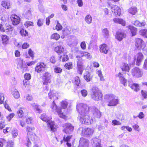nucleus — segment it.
Returning a JSON list of instances; mask_svg holds the SVG:
<instances>
[{
	"label": "nucleus",
	"instance_id": "nucleus-14",
	"mask_svg": "<svg viewBox=\"0 0 147 147\" xmlns=\"http://www.w3.org/2000/svg\"><path fill=\"white\" fill-rule=\"evenodd\" d=\"M48 129H50L52 132H55L57 131V127L55 125L54 121L51 120L47 124Z\"/></svg>",
	"mask_w": 147,
	"mask_h": 147
},
{
	"label": "nucleus",
	"instance_id": "nucleus-43",
	"mask_svg": "<svg viewBox=\"0 0 147 147\" xmlns=\"http://www.w3.org/2000/svg\"><path fill=\"white\" fill-rule=\"evenodd\" d=\"M77 109L78 111L79 112L82 111H84L85 109L83 106V105L82 104H80L77 105Z\"/></svg>",
	"mask_w": 147,
	"mask_h": 147
},
{
	"label": "nucleus",
	"instance_id": "nucleus-53",
	"mask_svg": "<svg viewBox=\"0 0 147 147\" xmlns=\"http://www.w3.org/2000/svg\"><path fill=\"white\" fill-rule=\"evenodd\" d=\"M12 131V127H6L5 129H3V132L5 134H7L11 132Z\"/></svg>",
	"mask_w": 147,
	"mask_h": 147
},
{
	"label": "nucleus",
	"instance_id": "nucleus-64",
	"mask_svg": "<svg viewBox=\"0 0 147 147\" xmlns=\"http://www.w3.org/2000/svg\"><path fill=\"white\" fill-rule=\"evenodd\" d=\"M13 142L12 141H9L7 142L6 147H13Z\"/></svg>",
	"mask_w": 147,
	"mask_h": 147
},
{
	"label": "nucleus",
	"instance_id": "nucleus-60",
	"mask_svg": "<svg viewBox=\"0 0 147 147\" xmlns=\"http://www.w3.org/2000/svg\"><path fill=\"white\" fill-rule=\"evenodd\" d=\"M80 46L82 50H85L86 48V44L85 41L82 42L80 44Z\"/></svg>",
	"mask_w": 147,
	"mask_h": 147
},
{
	"label": "nucleus",
	"instance_id": "nucleus-48",
	"mask_svg": "<svg viewBox=\"0 0 147 147\" xmlns=\"http://www.w3.org/2000/svg\"><path fill=\"white\" fill-rule=\"evenodd\" d=\"M17 63L18 66L22 67L23 65V61L20 58H18L17 59Z\"/></svg>",
	"mask_w": 147,
	"mask_h": 147
},
{
	"label": "nucleus",
	"instance_id": "nucleus-44",
	"mask_svg": "<svg viewBox=\"0 0 147 147\" xmlns=\"http://www.w3.org/2000/svg\"><path fill=\"white\" fill-rule=\"evenodd\" d=\"M76 58H77L78 60L77 62V65H83L82 58L79 56H77Z\"/></svg>",
	"mask_w": 147,
	"mask_h": 147
},
{
	"label": "nucleus",
	"instance_id": "nucleus-23",
	"mask_svg": "<svg viewBox=\"0 0 147 147\" xmlns=\"http://www.w3.org/2000/svg\"><path fill=\"white\" fill-rule=\"evenodd\" d=\"M40 118L42 121L46 122L47 124L52 120V118H50L45 113L42 114L40 115Z\"/></svg>",
	"mask_w": 147,
	"mask_h": 147
},
{
	"label": "nucleus",
	"instance_id": "nucleus-30",
	"mask_svg": "<svg viewBox=\"0 0 147 147\" xmlns=\"http://www.w3.org/2000/svg\"><path fill=\"white\" fill-rule=\"evenodd\" d=\"M27 135L29 141L31 140L32 141H35L37 137L34 133L29 134Z\"/></svg>",
	"mask_w": 147,
	"mask_h": 147
},
{
	"label": "nucleus",
	"instance_id": "nucleus-19",
	"mask_svg": "<svg viewBox=\"0 0 147 147\" xmlns=\"http://www.w3.org/2000/svg\"><path fill=\"white\" fill-rule=\"evenodd\" d=\"M48 95V97L50 99H54V98H55V99L57 100L58 98L57 96V93L54 90H50Z\"/></svg>",
	"mask_w": 147,
	"mask_h": 147
},
{
	"label": "nucleus",
	"instance_id": "nucleus-24",
	"mask_svg": "<svg viewBox=\"0 0 147 147\" xmlns=\"http://www.w3.org/2000/svg\"><path fill=\"white\" fill-rule=\"evenodd\" d=\"M1 5L5 9H9L11 7L10 3L5 0L1 2Z\"/></svg>",
	"mask_w": 147,
	"mask_h": 147
},
{
	"label": "nucleus",
	"instance_id": "nucleus-36",
	"mask_svg": "<svg viewBox=\"0 0 147 147\" xmlns=\"http://www.w3.org/2000/svg\"><path fill=\"white\" fill-rule=\"evenodd\" d=\"M64 67L67 69L69 70L73 68V63L71 62L66 63L64 65Z\"/></svg>",
	"mask_w": 147,
	"mask_h": 147
},
{
	"label": "nucleus",
	"instance_id": "nucleus-31",
	"mask_svg": "<svg viewBox=\"0 0 147 147\" xmlns=\"http://www.w3.org/2000/svg\"><path fill=\"white\" fill-rule=\"evenodd\" d=\"M55 51L57 53L60 54L63 53L64 51V49L61 45L57 46L54 48Z\"/></svg>",
	"mask_w": 147,
	"mask_h": 147
},
{
	"label": "nucleus",
	"instance_id": "nucleus-27",
	"mask_svg": "<svg viewBox=\"0 0 147 147\" xmlns=\"http://www.w3.org/2000/svg\"><path fill=\"white\" fill-rule=\"evenodd\" d=\"M138 12L137 8L135 7H131L128 9V12L132 15H135Z\"/></svg>",
	"mask_w": 147,
	"mask_h": 147
},
{
	"label": "nucleus",
	"instance_id": "nucleus-41",
	"mask_svg": "<svg viewBox=\"0 0 147 147\" xmlns=\"http://www.w3.org/2000/svg\"><path fill=\"white\" fill-rule=\"evenodd\" d=\"M24 25L26 27L28 28L30 26H33L34 24L33 22L27 21L25 22Z\"/></svg>",
	"mask_w": 147,
	"mask_h": 147
},
{
	"label": "nucleus",
	"instance_id": "nucleus-21",
	"mask_svg": "<svg viewBox=\"0 0 147 147\" xmlns=\"http://www.w3.org/2000/svg\"><path fill=\"white\" fill-rule=\"evenodd\" d=\"M99 47L100 52L105 54L108 53V48L107 44L105 43L102 44L100 45Z\"/></svg>",
	"mask_w": 147,
	"mask_h": 147
},
{
	"label": "nucleus",
	"instance_id": "nucleus-32",
	"mask_svg": "<svg viewBox=\"0 0 147 147\" xmlns=\"http://www.w3.org/2000/svg\"><path fill=\"white\" fill-rule=\"evenodd\" d=\"M93 115L95 117L98 118H100L101 116V113L99 110L95 109L93 112Z\"/></svg>",
	"mask_w": 147,
	"mask_h": 147
},
{
	"label": "nucleus",
	"instance_id": "nucleus-3",
	"mask_svg": "<svg viewBox=\"0 0 147 147\" xmlns=\"http://www.w3.org/2000/svg\"><path fill=\"white\" fill-rule=\"evenodd\" d=\"M80 122L86 125H90L93 122L92 117L88 115H84L81 114L78 117Z\"/></svg>",
	"mask_w": 147,
	"mask_h": 147
},
{
	"label": "nucleus",
	"instance_id": "nucleus-22",
	"mask_svg": "<svg viewBox=\"0 0 147 147\" xmlns=\"http://www.w3.org/2000/svg\"><path fill=\"white\" fill-rule=\"evenodd\" d=\"M126 27L130 30L132 36H134L137 34L138 29L136 28L131 25H129Z\"/></svg>",
	"mask_w": 147,
	"mask_h": 147
},
{
	"label": "nucleus",
	"instance_id": "nucleus-37",
	"mask_svg": "<svg viewBox=\"0 0 147 147\" xmlns=\"http://www.w3.org/2000/svg\"><path fill=\"white\" fill-rule=\"evenodd\" d=\"M60 38V35L57 33H53L51 36V39L56 40H58Z\"/></svg>",
	"mask_w": 147,
	"mask_h": 147
},
{
	"label": "nucleus",
	"instance_id": "nucleus-45",
	"mask_svg": "<svg viewBox=\"0 0 147 147\" xmlns=\"http://www.w3.org/2000/svg\"><path fill=\"white\" fill-rule=\"evenodd\" d=\"M60 58L61 59L62 61L63 62L67 61L69 59L68 56L65 54H63L61 55L60 57Z\"/></svg>",
	"mask_w": 147,
	"mask_h": 147
},
{
	"label": "nucleus",
	"instance_id": "nucleus-52",
	"mask_svg": "<svg viewBox=\"0 0 147 147\" xmlns=\"http://www.w3.org/2000/svg\"><path fill=\"white\" fill-rule=\"evenodd\" d=\"M15 114L14 113H11L7 116L6 118L7 120L9 121L11 119L14 117Z\"/></svg>",
	"mask_w": 147,
	"mask_h": 147
},
{
	"label": "nucleus",
	"instance_id": "nucleus-20",
	"mask_svg": "<svg viewBox=\"0 0 147 147\" xmlns=\"http://www.w3.org/2000/svg\"><path fill=\"white\" fill-rule=\"evenodd\" d=\"M73 84L76 86H78L81 85V80L78 76H76L71 80Z\"/></svg>",
	"mask_w": 147,
	"mask_h": 147
},
{
	"label": "nucleus",
	"instance_id": "nucleus-10",
	"mask_svg": "<svg viewBox=\"0 0 147 147\" xmlns=\"http://www.w3.org/2000/svg\"><path fill=\"white\" fill-rule=\"evenodd\" d=\"M131 73L133 76L137 78L140 77L142 75V73L140 69L137 67H135L131 69Z\"/></svg>",
	"mask_w": 147,
	"mask_h": 147
},
{
	"label": "nucleus",
	"instance_id": "nucleus-13",
	"mask_svg": "<svg viewBox=\"0 0 147 147\" xmlns=\"http://www.w3.org/2000/svg\"><path fill=\"white\" fill-rule=\"evenodd\" d=\"M10 19L13 25H17L20 22V18L15 14H12L10 16Z\"/></svg>",
	"mask_w": 147,
	"mask_h": 147
},
{
	"label": "nucleus",
	"instance_id": "nucleus-7",
	"mask_svg": "<svg viewBox=\"0 0 147 147\" xmlns=\"http://www.w3.org/2000/svg\"><path fill=\"white\" fill-rule=\"evenodd\" d=\"M28 113V111L25 107H20L16 112V115L19 118H22Z\"/></svg>",
	"mask_w": 147,
	"mask_h": 147
},
{
	"label": "nucleus",
	"instance_id": "nucleus-28",
	"mask_svg": "<svg viewBox=\"0 0 147 147\" xmlns=\"http://www.w3.org/2000/svg\"><path fill=\"white\" fill-rule=\"evenodd\" d=\"M92 76L90 73L88 72H86L84 75V78L87 82L90 81L92 79Z\"/></svg>",
	"mask_w": 147,
	"mask_h": 147
},
{
	"label": "nucleus",
	"instance_id": "nucleus-12",
	"mask_svg": "<svg viewBox=\"0 0 147 147\" xmlns=\"http://www.w3.org/2000/svg\"><path fill=\"white\" fill-rule=\"evenodd\" d=\"M46 67V65L43 63H38L35 68V71L38 73H41L45 70Z\"/></svg>",
	"mask_w": 147,
	"mask_h": 147
},
{
	"label": "nucleus",
	"instance_id": "nucleus-57",
	"mask_svg": "<svg viewBox=\"0 0 147 147\" xmlns=\"http://www.w3.org/2000/svg\"><path fill=\"white\" fill-rule=\"evenodd\" d=\"M112 125L115 126L116 125H121V123L116 120L114 119L112 120Z\"/></svg>",
	"mask_w": 147,
	"mask_h": 147
},
{
	"label": "nucleus",
	"instance_id": "nucleus-18",
	"mask_svg": "<svg viewBox=\"0 0 147 147\" xmlns=\"http://www.w3.org/2000/svg\"><path fill=\"white\" fill-rule=\"evenodd\" d=\"M120 68L123 71L125 72H128L130 70L129 65L127 63H122L120 66Z\"/></svg>",
	"mask_w": 147,
	"mask_h": 147
},
{
	"label": "nucleus",
	"instance_id": "nucleus-8",
	"mask_svg": "<svg viewBox=\"0 0 147 147\" xmlns=\"http://www.w3.org/2000/svg\"><path fill=\"white\" fill-rule=\"evenodd\" d=\"M144 58V55L142 53H137L134 57V60L136 61V65L139 66L142 63Z\"/></svg>",
	"mask_w": 147,
	"mask_h": 147
},
{
	"label": "nucleus",
	"instance_id": "nucleus-50",
	"mask_svg": "<svg viewBox=\"0 0 147 147\" xmlns=\"http://www.w3.org/2000/svg\"><path fill=\"white\" fill-rule=\"evenodd\" d=\"M72 136H73L72 135H71L68 136L66 137H64L63 140L65 142H69L70 141V139L72 137Z\"/></svg>",
	"mask_w": 147,
	"mask_h": 147
},
{
	"label": "nucleus",
	"instance_id": "nucleus-11",
	"mask_svg": "<svg viewBox=\"0 0 147 147\" xmlns=\"http://www.w3.org/2000/svg\"><path fill=\"white\" fill-rule=\"evenodd\" d=\"M111 11L115 16H119L121 14V9L117 5H115L111 7Z\"/></svg>",
	"mask_w": 147,
	"mask_h": 147
},
{
	"label": "nucleus",
	"instance_id": "nucleus-1",
	"mask_svg": "<svg viewBox=\"0 0 147 147\" xmlns=\"http://www.w3.org/2000/svg\"><path fill=\"white\" fill-rule=\"evenodd\" d=\"M104 99L108 106H115L119 104V100L113 94H106L104 96Z\"/></svg>",
	"mask_w": 147,
	"mask_h": 147
},
{
	"label": "nucleus",
	"instance_id": "nucleus-25",
	"mask_svg": "<svg viewBox=\"0 0 147 147\" xmlns=\"http://www.w3.org/2000/svg\"><path fill=\"white\" fill-rule=\"evenodd\" d=\"M129 86L130 88L135 91H138L140 90L139 85L137 83H130Z\"/></svg>",
	"mask_w": 147,
	"mask_h": 147
},
{
	"label": "nucleus",
	"instance_id": "nucleus-5",
	"mask_svg": "<svg viewBox=\"0 0 147 147\" xmlns=\"http://www.w3.org/2000/svg\"><path fill=\"white\" fill-rule=\"evenodd\" d=\"M63 131L66 134H70L73 131L74 127L69 123H66L64 124L62 126Z\"/></svg>",
	"mask_w": 147,
	"mask_h": 147
},
{
	"label": "nucleus",
	"instance_id": "nucleus-40",
	"mask_svg": "<svg viewBox=\"0 0 147 147\" xmlns=\"http://www.w3.org/2000/svg\"><path fill=\"white\" fill-rule=\"evenodd\" d=\"M94 147H102L101 144L100 140L99 139H97L94 141Z\"/></svg>",
	"mask_w": 147,
	"mask_h": 147
},
{
	"label": "nucleus",
	"instance_id": "nucleus-42",
	"mask_svg": "<svg viewBox=\"0 0 147 147\" xmlns=\"http://www.w3.org/2000/svg\"><path fill=\"white\" fill-rule=\"evenodd\" d=\"M33 108L35 111L39 113L42 112V110L40 109L39 106L37 104L34 105L33 106Z\"/></svg>",
	"mask_w": 147,
	"mask_h": 147
},
{
	"label": "nucleus",
	"instance_id": "nucleus-51",
	"mask_svg": "<svg viewBox=\"0 0 147 147\" xmlns=\"http://www.w3.org/2000/svg\"><path fill=\"white\" fill-rule=\"evenodd\" d=\"M54 70L55 73H59L62 72V69L61 67L56 66L54 68Z\"/></svg>",
	"mask_w": 147,
	"mask_h": 147
},
{
	"label": "nucleus",
	"instance_id": "nucleus-9",
	"mask_svg": "<svg viewBox=\"0 0 147 147\" xmlns=\"http://www.w3.org/2000/svg\"><path fill=\"white\" fill-rule=\"evenodd\" d=\"M90 144L89 140L84 138H80L78 147H88Z\"/></svg>",
	"mask_w": 147,
	"mask_h": 147
},
{
	"label": "nucleus",
	"instance_id": "nucleus-62",
	"mask_svg": "<svg viewBox=\"0 0 147 147\" xmlns=\"http://www.w3.org/2000/svg\"><path fill=\"white\" fill-rule=\"evenodd\" d=\"M32 121L33 119L31 117H27L26 119V122L28 124H31Z\"/></svg>",
	"mask_w": 147,
	"mask_h": 147
},
{
	"label": "nucleus",
	"instance_id": "nucleus-39",
	"mask_svg": "<svg viewBox=\"0 0 147 147\" xmlns=\"http://www.w3.org/2000/svg\"><path fill=\"white\" fill-rule=\"evenodd\" d=\"M85 20L87 23L90 24L92 22V17L89 14L87 15L85 17Z\"/></svg>",
	"mask_w": 147,
	"mask_h": 147
},
{
	"label": "nucleus",
	"instance_id": "nucleus-61",
	"mask_svg": "<svg viewBox=\"0 0 147 147\" xmlns=\"http://www.w3.org/2000/svg\"><path fill=\"white\" fill-rule=\"evenodd\" d=\"M120 80L121 84H123L125 86L127 85V80L125 79L124 77Z\"/></svg>",
	"mask_w": 147,
	"mask_h": 147
},
{
	"label": "nucleus",
	"instance_id": "nucleus-2",
	"mask_svg": "<svg viewBox=\"0 0 147 147\" xmlns=\"http://www.w3.org/2000/svg\"><path fill=\"white\" fill-rule=\"evenodd\" d=\"M90 96L92 99L96 101H98L102 100L103 94L98 88L94 87L91 89Z\"/></svg>",
	"mask_w": 147,
	"mask_h": 147
},
{
	"label": "nucleus",
	"instance_id": "nucleus-47",
	"mask_svg": "<svg viewBox=\"0 0 147 147\" xmlns=\"http://www.w3.org/2000/svg\"><path fill=\"white\" fill-rule=\"evenodd\" d=\"M20 33L21 36H26L28 35V32L24 29H22L20 30Z\"/></svg>",
	"mask_w": 147,
	"mask_h": 147
},
{
	"label": "nucleus",
	"instance_id": "nucleus-46",
	"mask_svg": "<svg viewBox=\"0 0 147 147\" xmlns=\"http://www.w3.org/2000/svg\"><path fill=\"white\" fill-rule=\"evenodd\" d=\"M12 94L13 97L16 98H18L20 97V94L16 90H15L12 92Z\"/></svg>",
	"mask_w": 147,
	"mask_h": 147
},
{
	"label": "nucleus",
	"instance_id": "nucleus-34",
	"mask_svg": "<svg viewBox=\"0 0 147 147\" xmlns=\"http://www.w3.org/2000/svg\"><path fill=\"white\" fill-rule=\"evenodd\" d=\"M68 103L67 100H63L61 102V108L65 109L67 108Z\"/></svg>",
	"mask_w": 147,
	"mask_h": 147
},
{
	"label": "nucleus",
	"instance_id": "nucleus-49",
	"mask_svg": "<svg viewBox=\"0 0 147 147\" xmlns=\"http://www.w3.org/2000/svg\"><path fill=\"white\" fill-rule=\"evenodd\" d=\"M120 0H107V6L109 7H111L112 4L111 2L116 3L119 1Z\"/></svg>",
	"mask_w": 147,
	"mask_h": 147
},
{
	"label": "nucleus",
	"instance_id": "nucleus-35",
	"mask_svg": "<svg viewBox=\"0 0 147 147\" xmlns=\"http://www.w3.org/2000/svg\"><path fill=\"white\" fill-rule=\"evenodd\" d=\"M102 33L103 37L106 38H107L109 36V32L107 28L103 29L102 30Z\"/></svg>",
	"mask_w": 147,
	"mask_h": 147
},
{
	"label": "nucleus",
	"instance_id": "nucleus-33",
	"mask_svg": "<svg viewBox=\"0 0 147 147\" xmlns=\"http://www.w3.org/2000/svg\"><path fill=\"white\" fill-rule=\"evenodd\" d=\"M13 30V27L11 25L9 24H6L5 27V32H12Z\"/></svg>",
	"mask_w": 147,
	"mask_h": 147
},
{
	"label": "nucleus",
	"instance_id": "nucleus-54",
	"mask_svg": "<svg viewBox=\"0 0 147 147\" xmlns=\"http://www.w3.org/2000/svg\"><path fill=\"white\" fill-rule=\"evenodd\" d=\"M69 29V28H65L63 30V34L65 35H68L70 34V30Z\"/></svg>",
	"mask_w": 147,
	"mask_h": 147
},
{
	"label": "nucleus",
	"instance_id": "nucleus-56",
	"mask_svg": "<svg viewBox=\"0 0 147 147\" xmlns=\"http://www.w3.org/2000/svg\"><path fill=\"white\" fill-rule=\"evenodd\" d=\"M55 28L57 31L61 30L62 29V26L58 22H57Z\"/></svg>",
	"mask_w": 147,
	"mask_h": 147
},
{
	"label": "nucleus",
	"instance_id": "nucleus-38",
	"mask_svg": "<svg viewBox=\"0 0 147 147\" xmlns=\"http://www.w3.org/2000/svg\"><path fill=\"white\" fill-rule=\"evenodd\" d=\"M139 33L140 35L144 36L145 38H147V29H141L140 30Z\"/></svg>",
	"mask_w": 147,
	"mask_h": 147
},
{
	"label": "nucleus",
	"instance_id": "nucleus-26",
	"mask_svg": "<svg viewBox=\"0 0 147 147\" xmlns=\"http://www.w3.org/2000/svg\"><path fill=\"white\" fill-rule=\"evenodd\" d=\"M114 22L116 23L119 24L123 26L125 25V22L122 19L119 18H115L113 20Z\"/></svg>",
	"mask_w": 147,
	"mask_h": 147
},
{
	"label": "nucleus",
	"instance_id": "nucleus-29",
	"mask_svg": "<svg viewBox=\"0 0 147 147\" xmlns=\"http://www.w3.org/2000/svg\"><path fill=\"white\" fill-rule=\"evenodd\" d=\"M35 129V127L33 125L31 126H27L26 127V130L27 132V135L29 134L34 133Z\"/></svg>",
	"mask_w": 147,
	"mask_h": 147
},
{
	"label": "nucleus",
	"instance_id": "nucleus-4",
	"mask_svg": "<svg viewBox=\"0 0 147 147\" xmlns=\"http://www.w3.org/2000/svg\"><path fill=\"white\" fill-rule=\"evenodd\" d=\"M51 76L50 73L45 72L42 75L41 81V84L47 86L51 82Z\"/></svg>",
	"mask_w": 147,
	"mask_h": 147
},
{
	"label": "nucleus",
	"instance_id": "nucleus-6",
	"mask_svg": "<svg viewBox=\"0 0 147 147\" xmlns=\"http://www.w3.org/2000/svg\"><path fill=\"white\" fill-rule=\"evenodd\" d=\"M94 132L93 130L91 128L83 127L82 128L81 135L86 137L92 136Z\"/></svg>",
	"mask_w": 147,
	"mask_h": 147
},
{
	"label": "nucleus",
	"instance_id": "nucleus-59",
	"mask_svg": "<svg viewBox=\"0 0 147 147\" xmlns=\"http://www.w3.org/2000/svg\"><path fill=\"white\" fill-rule=\"evenodd\" d=\"M24 78L25 79V80H28L31 78V75L29 73H26L24 75Z\"/></svg>",
	"mask_w": 147,
	"mask_h": 147
},
{
	"label": "nucleus",
	"instance_id": "nucleus-55",
	"mask_svg": "<svg viewBox=\"0 0 147 147\" xmlns=\"http://www.w3.org/2000/svg\"><path fill=\"white\" fill-rule=\"evenodd\" d=\"M44 19H39L37 22V24L38 26H42L44 22Z\"/></svg>",
	"mask_w": 147,
	"mask_h": 147
},
{
	"label": "nucleus",
	"instance_id": "nucleus-15",
	"mask_svg": "<svg viewBox=\"0 0 147 147\" xmlns=\"http://www.w3.org/2000/svg\"><path fill=\"white\" fill-rule=\"evenodd\" d=\"M1 40L2 43L5 47L7 46L9 44V37L6 34L1 35Z\"/></svg>",
	"mask_w": 147,
	"mask_h": 147
},
{
	"label": "nucleus",
	"instance_id": "nucleus-58",
	"mask_svg": "<svg viewBox=\"0 0 147 147\" xmlns=\"http://www.w3.org/2000/svg\"><path fill=\"white\" fill-rule=\"evenodd\" d=\"M51 109L53 110H56L57 109H58V107L57 105H56L55 101L54 100L52 102V106H51Z\"/></svg>",
	"mask_w": 147,
	"mask_h": 147
},
{
	"label": "nucleus",
	"instance_id": "nucleus-63",
	"mask_svg": "<svg viewBox=\"0 0 147 147\" xmlns=\"http://www.w3.org/2000/svg\"><path fill=\"white\" fill-rule=\"evenodd\" d=\"M28 54L32 58H33L34 57V53L31 49H28Z\"/></svg>",
	"mask_w": 147,
	"mask_h": 147
},
{
	"label": "nucleus",
	"instance_id": "nucleus-16",
	"mask_svg": "<svg viewBox=\"0 0 147 147\" xmlns=\"http://www.w3.org/2000/svg\"><path fill=\"white\" fill-rule=\"evenodd\" d=\"M126 34L124 32L118 31L116 33L115 38L117 40L121 41L126 37Z\"/></svg>",
	"mask_w": 147,
	"mask_h": 147
},
{
	"label": "nucleus",
	"instance_id": "nucleus-17",
	"mask_svg": "<svg viewBox=\"0 0 147 147\" xmlns=\"http://www.w3.org/2000/svg\"><path fill=\"white\" fill-rule=\"evenodd\" d=\"M143 41L139 38H136L135 39V43L136 47L138 49H140L142 47Z\"/></svg>",
	"mask_w": 147,
	"mask_h": 147
}]
</instances>
